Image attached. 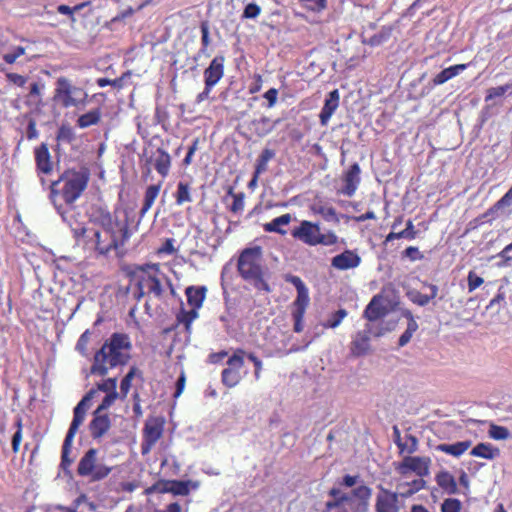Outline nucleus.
<instances>
[{
  "label": "nucleus",
  "instance_id": "f257e3e1",
  "mask_svg": "<svg viewBox=\"0 0 512 512\" xmlns=\"http://www.w3.org/2000/svg\"><path fill=\"white\" fill-rule=\"evenodd\" d=\"M132 349V341L127 333L114 332L95 350L89 374L103 378L94 388L96 394L98 391L106 393L99 405V410H107L120 397L117 392V377H105L111 370L124 367L130 362Z\"/></svg>",
  "mask_w": 512,
  "mask_h": 512
},
{
  "label": "nucleus",
  "instance_id": "f03ea898",
  "mask_svg": "<svg viewBox=\"0 0 512 512\" xmlns=\"http://www.w3.org/2000/svg\"><path fill=\"white\" fill-rule=\"evenodd\" d=\"M95 224L99 228L91 231L85 227L73 229L76 240L86 237V243H91L99 255L106 256L113 251L117 257H123L125 245L132 235L128 218L119 219L108 211L100 210Z\"/></svg>",
  "mask_w": 512,
  "mask_h": 512
},
{
  "label": "nucleus",
  "instance_id": "7ed1b4c3",
  "mask_svg": "<svg viewBox=\"0 0 512 512\" xmlns=\"http://www.w3.org/2000/svg\"><path fill=\"white\" fill-rule=\"evenodd\" d=\"M371 495L372 490L366 485H360L350 493L332 487L322 512H367Z\"/></svg>",
  "mask_w": 512,
  "mask_h": 512
},
{
  "label": "nucleus",
  "instance_id": "20e7f679",
  "mask_svg": "<svg viewBox=\"0 0 512 512\" xmlns=\"http://www.w3.org/2000/svg\"><path fill=\"white\" fill-rule=\"evenodd\" d=\"M89 180L88 168L67 169L58 180L51 182L50 198L56 203L57 197L61 196L66 204L72 205L86 190Z\"/></svg>",
  "mask_w": 512,
  "mask_h": 512
},
{
  "label": "nucleus",
  "instance_id": "39448f33",
  "mask_svg": "<svg viewBox=\"0 0 512 512\" xmlns=\"http://www.w3.org/2000/svg\"><path fill=\"white\" fill-rule=\"evenodd\" d=\"M262 249L260 246L245 248L237 261V271L241 278L249 282L258 291L271 292V287L264 277L262 267Z\"/></svg>",
  "mask_w": 512,
  "mask_h": 512
},
{
  "label": "nucleus",
  "instance_id": "423d86ee",
  "mask_svg": "<svg viewBox=\"0 0 512 512\" xmlns=\"http://www.w3.org/2000/svg\"><path fill=\"white\" fill-rule=\"evenodd\" d=\"M291 236L308 246H333L338 243V236L332 230L321 233L320 225L308 220L300 222L299 226L291 231Z\"/></svg>",
  "mask_w": 512,
  "mask_h": 512
},
{
  "label": "nucleus",
  "instance_id": "0eeeda50",
  "mask_svg": "<svg viewBox=\"0 0 512 512\" xmlns=\"http://www.w3.org/2000/svg\"><path fill=\"white\" fill-rule=\"evenodd\" d=\"M98 454L99 451L96 448H90L84 453L77 465L78 476L86 477L91 482H98L109 476L113 468L100 463Z\"/></svg>",
  "mask_w": 512,
  "mask_h": 512
},
{
  "label": "nucleus",
  "instance_id": "6e6552de",
  "mask_svg": "<svg viewBox=\"0 0 512 512\" xmlns=\"http://www.w3.org/2000/svg\"><path fill=\"white\" fill-rule=\"evenodd\" d=\"M88 94L81 88L72 84V82L61 76L56 80V87L53 99L64 108L78 107L85 105Z\"/></svg>",
  "mask_w": 512,
  "mask_h": 512
},
{
  "label": "nucleus",
  "instance_id": "1a4fd4ad",
  "mask_svg": "<svg viewBox=\"0 0 512 512\" xmlns=\"http://www.w3.org/2000/svg\"><path fill=\"white\" fill-rule=\"evenodd\" d=\"M159 263H145L135 265L133 275L135 276L137 288H144L148 294H153L156 298L163 296V287L158 275L160 274Z\"/></svg>",
  "mask_w": 512,
  "mask_h": 512
},
{
  "label": "nucleus",
  "instance_id": "9d476101",
  "mask_svg": "<svg viewBox=\"0 0 512 512\" xmlns=\"http://www.w3.org/2000/svg\"><path fill=\"white\" fill-rule=\"evenodd\" d=\"M285 281L294 285L297 290L296 299L292 303L291 315L294 321L293 330L300 333L304 329V315L310 302L309 291L299 276L288 274L285 276Z\"/></svg>",
  "mask_w": 512,
  "mask_h": 512
},
{
  "label": "nucleus",
  "instance_id": "9b49d317",
  "mask_svg": "<svg viewBox=\"0 0 512 512\" xmlns=\"http://www.w3.org/2000/svg\"><path fill=\"white\" fill-rule=\"evenodd\" d=\"M245 355L246 351L242 348H238L227 360L228 367L223 369L221 373V381L226 387L233 388L240 383L242 379L241 369L244 366Z\"/></svg>",
  "mask_w": 512,
  "mask_h": 512
},
{
  "label": "nucleus",
  "instance_id": "f8f14e48",
  "mask_svg": "<svg viewBox=\"0 0 512 512\" xmlns=\"http://www.w3.org/2000/svg\"><path fill=\"white\" fill-rule=\"evenodd\" d=\"M505 208H512V186L489 209H487L483 214H480L479 216H477L468 223L466 233L478 228L484 223H491L498 217V212Z\"/></svg>",
  "mask_w": 512,
  "mask_h": 512
},
{
  "label": "nucleus",
  "instance_id": "ddd939ff",
  "mask_svg": "<svg viewBox=\"0 0 512 512\" xmlns=\"http://www.w3.org/2000/svg\"><path fill=\"white\" fill-rule=\"evenodd\" d=\"M165 420L163 417H149L143 428V441L141 443V453L148 454L155 446L164 432Z\"/></svg>",
  "mask_w": 512,
  "mask_h": 512
},
{
  "label": "nucleus",
  "instance_id": "4468645a",
  "mask_svg": "<svg viewBox=\"0 0 512 512\" xmlns=\"http://www.w3.org/2000/svg\"><path fill=\"white\" fill-rule=\"evenodd\" d=\"M430 465L429 457L406 455L401 462L395 464V470L402 476L414 472L418 477H425L429 474Z\"/></svg>",
  "mask_w": 512,
  "mask_h": 512
},
{
  "label": "nucleus",
  "instance_id": "2eb2a0df",
  "mask_svg": "<svg viewBox=\"0 0 512 512\" xmlns=\"http://www.w3.org/2000/svg\"><path fill=\"white\" fill-rule=\"evenodd\" d=\"M361 168L358 163H353L350 165V167L343 172L341 181H342V187L338 190V194L352 197L361 182Z\"/></svg>",
  "mask_w": 512,
  "mask_h": 512
},
{
  "label": "nucleus",
  "instance_id": "dca6fc26",
  "mask_svg": "<svg viewBox=\"0 0 512 512\" xmlns=\"http://www.w3.org/2000/svg\"><path fill=\"white\" fill-rule=\"evenodd\" d=\"M379 492L375 499V512H399L398 494L383 486H378Z\"/></svg>",
  "mask_w": 512,
  "mask_h": 512
},
{
  "label": "nucleus",
  "instance_id": "f3484780",
  "mask_svg": "<svg viewBox=\"0 0 512 512\" xmlns=\"http://www.w3.org/2000/svg\"><path fill=\"white\" fill-rule=\"evenodd\" d=\"M191 481L171 480L159 481L150 487L147 492L172 493L174 495L187 496L190 493Z\"/></svg>",
  "mask_w": 512,
  "mask_h": 512
},
{
  "label": "nucleus",
  "instance_id": "a211bd4d",
  "mask_svg": "<svg viewBox=\"0 0 512 512\" xmlns=\"http://www.w3.org/2000/svg\"><path fill=\"white\" fill-rule=\"evenodd\" d=\"M225 56L216 55L210 62L209 66L204 70V83L215 86L224 76L225 73Z\"/></svg>",
  "mask_w": 512,
  "mask_h": 512
},
{
  "label": "nucleus",
  "instance_id": "6ab92c4d",
  "mask_svg": "<svg viewBox=\"0 0 512 512\" xmlns=\"http://www.w3.org/2000/svg\"><path fill=\"white\" fill-rule=\"evenodd\" d=\"M148 164H153L155 170L162 178H166L169 175L171 168V156L163 148L158 147L146 161Z\"/></svg>",
  "mask_w": 512,
  "mask_h": 512
},
{
  "label": "nucleus",
  "instance_id": "aec40b11",
  "mask_svg": "<svg viewBox=\"0 0 512 512\" xmlns=\"http://www.w3.org/2000/svg\"><path fill=\"white\" fill-rule=\"evenodd\" d=\"M361 263V257L355 250L346 249L342 253L334 256L331 260V266L337 270H349L358 267Z\"/></svg>",
  "mask_w": 512,
  "mask_h": 512
},
{
  "label": "nucleus",
  "instance_id": "412c9836",
  "mask_svg": "<svg viewBox=\"0 0 512 512\" xmlns=\"http://www.w3.org/2000/svg\"><path fill=\"white\" fill-rule=\"evenodd\" d=\"M96 395V389H90L76 405L73 411V420L69 429L78 431L79 426L84 422L86 412L90 406V402Z\"/></svg>",
  "mask_w": 512,
  "mask_h": 512
},
{
  "label": "nucleus",
  "instance_id": "4be33fe9",
  "mask_svg": "<svg viewBox=\"0 0 512 512\" xmlns=\"http://www.w3.org/2000/svg\"><path fill=\"white\" fill-rule=\"evenodd\" d=\"M99 407L95 410L93 419L89 424V431L93 439H99L105 435L111 427V421L107 414H101Z\"/></svg>",
  "mask_w": 512,
  "mask_h": 512
},
{
  "label": "nucleus",
  "instance_id": "5701e85b",
  "mask_svg": "<svg viewBox=\"0 0 512 512\" xmlns=\"http://www.w3.org/2000/svg\"><path fill=\"white\" fill-rule=\"evenodd\" d=\"M36 169L38 173L49 175L53 171L51 155L46 143L40 144L34 151Z\"/></svg>",
  "mask_w": 512,
  "mask_h": 512
},
{
  "label": "nucleus",
  "instance_id": "b1692460",
  "mask_svg": "<svg viewBox=\"0 0 512 512\" xmlns=\"http://www.w3.org/2000/svg\"><path fill=\"white\" fill-rule=\"evenodd\" d=\"M383 296L381 294H376L372 297L371 301L366 306L363 317L368 321H376L382 317H384L388 310L382 304Z\"/></svg>",
  "mask_w": 512,
  "mask_h": 512
},
{
  "label": "nucleus",
  "instance_id": "393cba45",
  "mask_svg": "<svg viewBox=\"0 0 512 512\" xmlns=\"http://www.w3.org/2000/svg\"><path fill=\"white\" fill-rule=\"evenodd\" d=\"M339 106V92L337 89L331 91L325 99L324 106L319 114L320 123L326 126Z\"/></svg>",
  "mask_w": 512,
  "mask_h": 512
},
{
  "label": "nucleus",
  "instance_id": "a878e982",
  "mask_svg": "<svg viewBox=\"0 0 512 512\" xmlns=\"http://www.w3.org/2000/svg\"><path fill=\"white\" fill-rule=\"evenodd\" d=\"M291 221L292 215L290 213H286L274 218L270 222L264 223L262 227L267 233H277L284 236L287 234V229L285 227L288 226Z\"/></svg>",
  "mask_w": 512,
  "mask_h": 512
},
{
  "label": "nucleus",
  "instance_id": "bb28decb",
  "mask_svg": "<svg viewBox=\"0 0 512 512\" xmlns=\"http://www.w3.org/2000/svg\"><path fill=\"white\" fill-rule=\"evenodd\" d=\"M175 204L182 206L193 201V188L189 181H179L173 194Z\"/></svg>",
  "mask_w": 512,
  "mask_h": 512
},
{
  "label": "nucleus",
  "instance_id": "cd10ccee",
  "mask_svg": "<svg viewBox=\"0 0 512 512\" xmlns=\"http://www.w3.org/2000/svg\"><path fill=\"white\" fill-rule=\"evenodd\" d=\"M207 288L205 286H189L185 290L187 302L191 308L200 309L206 298Z\"/></svg>",
  "mask_w": 512,
  "mask_h": 512
},
{
  "label": "nucleus",
  "instance_id": "c85d7f7f",
  "mask_svg": "<svg viewBox=\"0 0 512 512\" xmlns=\"http://www.w3.org/2000/svg\"><path fill=\"white\" fill-rule=\"evenodd\" d=\"M162 187V181L157 184L149 185L144 192L140 216H144L153 206L155 200L159 196Z\"/></svg>",
  "mask_w": 512,
  "mask_h": 512
},
{
  "label": "nucleus",
  "instance_id": "c756f323",
  "mask_svg": "<svg viewBox=\"0 0 512 512\" xmlns=\"http://www.w3.org/2000/svg\"><path fill=\"white\" fill-rule=\"evenodd\" d=\"M435 480L438 486L447 494L452 495L458 493L457 482L450 472L445 470L440 471L436 474Z\"/></svg>",
  "mask_w": 512,
  "mask_h": 512
},
{
  "label": "nucleus",
  "instance_id": "7c9ffc66",
  "mask_svg": "<svg viewBox=\"0 0 512 512\" xmlns=\"http://www.w3.org/2000/svg\"><path fill=\"white\" fill-rule=\"evenodd\" d=\"M467 67L468 64H456L445 68L434 76L432 83L434 86L442 85L448 80L457 76L460 72L464 71Z\"/></svg>",
  "mask_w": 512,
  "mask_h": 512
},
{
  "label": "nucleus",
  "instance_id": "2f4dec72",
  "mask_svg": "<svg viewBox=\"0 0 512 512\" xmlns=\"http://www.w3.org/2000/svg\"><path fill=\"white\" fill-rule=\"evenodd\" d=\"M470 455L473 457L493 460L494 458L500 455V450L490 443L482 442L478 443L475 447L472 448V450L470 451Z\"/></svg>",
  "mask_w": 512,
  "mask_h": 512
},
{
  "label": "nucleus",
  "instance_id": "473e14b6",
  "mask_svg": "<svg viewBox=\"0 0 512 512\" xmlns=\"http://www.w3.org/2000/svg\"><path fill=\"white\" fill-rule=\"evenodd\" d=\"M370 338L364 332H358L351 342V353L354 356H362L365 355L370 348Z\"/></svg>",
  "mask_w": 512,
  "mask_h": 512
},
{
  "label": "nucleus",
  "instance_id": "72a5a7b5",
  "mask_svg": "<svg viewBox=\"0 0 512 512\" xmlns=\"http://www.w3.org/2000/svg\"><path fill=\"white\" fill-rule=\"evenodd\" d=\"M418 236V231L415 230V226L413 224V221L411 219H408L406 221V227L404 230L399 232L391 231L384 240V243L391 242L395 239H408V240H414Z\"/></svg>",
  "mask_w": 512,
  "mask_h": 512
},
{
  "label": "nucleus",
  "instance_id": "f704fd0d",
  "mask_svg": "<svg viewBox=\"0 0 512 512\" xmlns=\"http://www.w3.org/2000/svg\"><path fill=\"white\" fill-rule=\"evenodd\" d=\"M471 446V441H459L453 444H439L436 449L440 452L452 455L454 457H460L464 454Z\"/></svg>",
  "mask_w": 512,
  "mask_h": 512
},
{
  "label": "nucleus",
  "instance_id": "c9c22d12",
  "mask_svg": "<svg viewBox=\"0 0 512 512\" xmlns=\"http://www.w3.org/2000/svg\"><path fill=\"white\" fill-rule=\"evenodd\" d=\"M76 433V431L68 429V432L65 436L61 451V467L63 469H67L68 467H70L73 462V460L69 457V454L71 452L73 439Z\"/></svg>",
  "mask_w": 512,
  "mask_h": 512
},
{
  "label": "nucleus",
  "instance_id": "e433bc0d",
  "mask_svg": "<svg viewBox=\"0 0 512 512\" xmlns=\"http://www.w3.org/2000/svg\"><path fill=\"white\" fill-rule=\"evenodd\" d=\"M427 286L430 289L429 294H423L419 291H414L409 294L410 300L419 306H426L431 300L436 298L438 294V287L434 284H428Z\"/></svg>",
  "mask_w": 512,
  "mask_h": 512
},
{
  "label": "nucleus",
  "instance_id": "4c0bfd02",
  "mask_svg": "<svg viewBox=\"0 0 512 512\" xmlns=\"http://www.w3.org/2000/svg\"><path fill=\"white\" fill-rule=\"evenodd\" d=\"M254 133L259 137H264L273 130V124L270 118L263 116L251 122Z\"/></svg>",
  "mask_w": 512,
  "mask_h": 512
},
{
  "label": "nucleus",
  "instance_id": "58836bf2",
  "mask_svg": "<svg viewBox=\"0 0 512 512\" xmlns=\"http://www.w3.org/2000/svg\"><path fill=\"white\" fill-rule=\"evenodd\" d=\"M227 195L231 196L233 201L229 206V211L233 214H240L245 207V194L244 192L235 193L233 187H229Z\"/></svg>",
  "mask_w": 512,
  "mask_h": 512
},
{
  "label": "nucleus",
  "instance_id": "ea45409f",
  "mask_svg": "<svg viewBox=\"0 0 512 512\" xmlns=\"http://www.w3.org/2000/svg\"><path fill=\"white\" fill-rule=\"evenodd\" d=\"M101 119V111L99 108L91 110L82 114L77 120V126L80 128H87L99 123Z\"/></svg>",
  "mask_w": 512,
  "mask_h": 512
},
{
  "label": "nucleus",
  "instance_id": "a19ab883",
  "mask_svg": "<svg viewBox=\"0 0 512 512\" xmlns=\"http://www.w3.org/2000/svg\"><path fill=\"white\" fill-rule=\"evenodd\" d=\"M275 157V151L269 148L263 149L255 163L256 174H262L267 171L268 162Z\"/></svg>",
  "mask_w": 512,
  "mask_h": 512
},
{
  "label": "nucleus",
  "instance_id": "79ce46f5",
  "mask_svg": "<svg viewBox=\"0 0 512 512\" xmlns=\"http://www.w3.org/2000/svg\"><path fill=\"white\" fill-rule=\"evenodd\" d=\"M399 454L412 455L418 450V439L412 434H406L400 445Z\"/></svg>",
  "mask_w": 512,
  "mask_h": 512
},
{
  "label": "nucleus",
  "instance_id": "37998d69",
  "mask_svg": "<svg viewBox=\"0 0 512 512\" xmlns=\"http://www.w3.org/2000/svg\"><path fill=\"white\" fill-rule=\"evenodd\" d=\"M90 4H91L90 1L79 3V4L75 5L74 7H70L68 5L61 4V5H58L57 12L62 15H67L69 17L71 23H75L76 22L75 12H78V11L84 9L85 7L89 6Z\"/></svg>",
  "mask_w": 512,
  "mask_h": 512
},
{
  "label": "nucleus",
  "instance_id": "c03bdc74",
  "mask_svg": "<svg viewBox=\"0 0 512 512\" xmlns=\"http://www.w3.org/2000/svg\"><path fill=\"white\" fill-rule=\"evenodd\" d=\"M138 369L133 366L129 369L127 374L122 378L120 382V398L125 399L131 389L132 381L137 373Z\"/></svg>",
  "mask_w": 512,
  "mask_h": 512
},
{
  "label": "nucleus",
  "instance_id": "a18cd8bd",
  "mask_svg": "<svg viewBox=\"0 0 512 512\" xmlns=\"http://www.w3.org/2000/svg\"><path fill=\"white\" fill-rule=\"evenodd\" d=\"M315 213L321 215L327 222H334L338 224L340 219L337 215L336 209L332 206L320 205L314 208Z\"/></svg>",
  "mask_w": 512,
  "mask_h": 512
},
{
  "label": "nucleus",
  "instance_id": "49530a36",
  "mask_svg": "<svg viewBox=\"0 0 512 512\" xmlns=\"http://www.w3.org/2000/svg\"><path fill=\"white\" fill-rule=\"evenodd\" d=\"M92 333L89 329L85 330L77 340L75 349L83 357L88 356V345L91 340Z\"/></svg>",
  "mask_w": 512,
  "mask_h": 512
},
{
  "label": "nucleus",
  "instance_id": "de8ad7c7",
  "mask_svg": "<svg viewBox=\"0 0 512 512\" xmlns=\"http://www.w3.org/2000/svg\"><path fill=\"white\" fill-rule=\"evenodd\" d=\"M508 91H510V94H512V85L510 84H505L498 87H491L486 91L485 102H490L495 98L502 97Z\"/></svg>",
  "mask_w": 512,
  "mask_h": 512
},
{
  "label": "nucleus",
  "instance_id": "09e8293b",
  "mask_svg": "<svg viewBox=\"0 0 512 512\" xmlns=\"http://www.w3.org/2000/svg\"><path fill=\"white\" fill-rule=\"evenodd\" d=\"M498 267H510L512 265V246L506 245L497 255Z\"/></svg>",
  "mask_w": 512,
  "mask_h": 512
},
{
  "label": "nucleus",
  "instance_id": "8fccbe9b",
  "mask_svg": "<svg viewBox=\"0 0 512 512\" xmlns=\"http://www.w3.org/2000/svg\"><path fill=\"white\" fill-rule=\"evenodd\" d=\"M347 314V311L341 308L333 313L322 325L324 328H336L341 324L342 320L347 316Z\"/></svg>",
  "mask_w": 512,
  "mask_h": 512
},
{
  "label": "nucleus",
  "instance_id": "3c124183",
  "mask_svg": "<svg viewBox=\"0 0 512 512\" xmlns=\"http://www.w3.org/2000/svg\"><path fill=\"white\" fill-rule=\"evenodd\" d=\"M300 4L307 11L321 12L327 7V0H300Z\"/></svg>",
  "mask_w": 512,
  "mask_h": 512
},
{
  "label": "nucleus",
  "instance_id": "603ef678",
  "mask_svg": "<svg viewBox=\"0 0 512 512\" xmlns=\"http://www.w3.org/2000/svg\"><path fill=\"white\" fill-rule=\"evenodd\" d=\"M423 477H419V479H415L411 482H407L405 484H401L400 486H407V490L402 493L403 496H411L425 486V481L422 479Z\"/></svg>",
  "mask_w": 512,
  "mask_h": 512
},
{
  "label": "nucleus",
  "instance_id": "864d4df0",
  "mask_svg": "<svg viewBox=\"0 0 512 512\" xmlns=\"http://www.w3.org/2000/svg\"><path fill=\"white\" fill-rule=\"evenodd\" d=\"M489 436L494 440H505L509 437V430L504 426L492 424L489 428Z\"/></svg>",
  "mask_w": 512,
  "mask_h": 512
},
{
  "label": "nucleus",
  "instance_id": "5fc2aeb1",
  "mask_svg": "<svg viewBox=\"0 0 512 512\" xmlns=\"http://www.w3.org/2000/svg\"><path fill=\"white\" fill-rule=\"evenodd\" d=\"M197 310L196 308H192L189 311H183L181 315L178 316L179 322L184 324L186 331L190 330L192 322L198 317Z\"/></svg>",
  "mask_w": 512,
  "mask_h": 512
},
{
  "label": "nucleus",
  "instance_id": "6e6d98bb",
  "mask_svg": "<svg viewBox=\"0 0 512 512\" xmlns=\"http://www.w3.org/2000/svg\"><path fill=\"white\" fill-rule=\"evenodd\" d=\"M484 283V279L477 275V273L474 270H471L468 272L467 275V287L468 292L472 293L477 288H479Z\"/></svg>",
  "mask_w": 512,
  "mask_h": 512
},
{
  "label": "nucleus",
  "instance_id": "4d7b16f0",
  "mask_svg": "<svg viewBox=\"0 0 512 512\" xmlns=\"http://www.w3.org/2000/svg\"><path fill=\"white\" fill-rule=\"evenodd\" d=\"M462 503L459 499L448 498L441 504V512H461Z\"/></svg>",
  "mask_w": 512,
  "mask_h": 512
},
{
  "label": "nucleus",
  "instance_id": "13d9d810",
  "mask_svg": "<svg viewBox=\"0 0 512 512\" xmlns=\"http://www.w3.org/2000/svg\"><path fill=\"white\" fill-rule=\"evenodd\" d=\"M15 425L17 427V431L14 433V435L12 437L11 445H12V451L16 454L19 452L20 444L22 441V429H23L22 419L18 418Z\"/></svg>",
  "mask_w": 512,
  "mask_h": 512
},
{
  "label": "nucleus",
  "instance_id": "bf43d9fd",
  "mask_svg": "<svg viewBox=\"0 0 512 512\" xmlns=\"http://www.w3.org/2000/svg\"><path fill=\"white\" fill-rule=\"evenodd\" d=\"M261 13V7L256 3H249L245 6L242 18L243 19H255Z\"/></svg>",
  "mask_w": 512,
  "mask_h": 512
},
{
  "label": "nucleus",
  "instance_id": "052dcab7",
  "mask_svg": "<svg viewBox=\"0 0 512 512\" xmlns=\"http://www.w3.org/2000/svg\"><path fill=\"white\" fill-rule=\"evenodd\" d=\"M58 141L70 143L74 139L73 130L69 126H61L57 133Z\"/></svg>",
  "mask_w": 512,
  "mask_h": 512
},
{
  "label": "nucleus",
  "instance_id": "680f3d73",
  "mask_svg": "<svg viewBox=\"0 0 512 512\" xmlns=\"http://www.w3.org/2000/svg\"><path fill=\"white\" fill-rule=\"evenodd\" d=\"M279 91L276 88H270L263 94V98L267 101L265 104L266 108H272L278 101Z\"/></svg>",
  "mask_w": 512,
  "mask_h": 512
},
{
  "label": "nucleus",
  "instance_id": "e2e57ef3",
  "mask_svg": "<svg viewBox=\"0 0 512 512\" xmlns=\"http://www.w3.org/2000/svg\"><path fill=\"white\" fill-rule=\"evenodd\" d=\"M505 303V292L502 290V288L498 289L497 294L492 298L487 305L486 309H493L497 307V310L501 308V305Z\"/></svg>",
  "mask_w": 512,
  "mask_h": 512
},
{
  "label": "nucleus",
  "instance_id": "0e129e2a",
  "mask_svg": "<svg viewBox=\"0 0 512 512\" xmlns=\"http://www.w3.org/2000/svg\"><path fill=\"white\" fill-rule=\"evenodd\" d=\"M402 256L408 258L411 261H417L423 259V254L419 251L418 247L409 246L403 252Z\"/></svg>",
  "mask_w": 512,
  "mask_h": 512
},
{
  "label": "nucleus",
  "instance_id": "69168bd1",
  "mask_svg": "<svg viewBox=\"0 0 512 512\" xmlns=\"http://www.w3.org/2000/svg\"><path fill=\"white\" fill-rule=\"evenodd\" d=\"M176 249L174 247V239L167 238L165 242L157 249L156 253L158 255L166 254L171 255L175 253Z\"/></svg>",
  "mask_w": 512,
  "mask_h": 512
},
{
  "label": "nucleus",
  "instance_id": "338daca9",
  "mask_svg": "<svg viewBox=\"0 0 512 512\" xmlns=\"http://www.w3.org/2000/svg\"><path fill=\"white\" fill-rule=\"evenodd\" d=\"M418 328H414V326L411 324L410 326H407L406 330L403 332V334L399 337L398 345L400 347L405 346L409 343L411 340L413 334L417 331Z\"/></svg>",
  "mask_w": 512,
  "mask_h": 512
},
{
  "label": "nucleus",
  "instance_id": "774afa93",
  "mask_svg": "<svg viewBox=\"0 0 512 512\" xmlns=\"http://www.w3.org/2000/svg\"><path fill=\"white\" fill-rule=\"evenodd\" d=\"M6 79L8 82L17 85L19 87H23L27 83V77L22 76L17 73L9 72L6 74Z\"/></svg>",
  "mask_w": 512,
  "mask_h": 512
}]
</instances>
